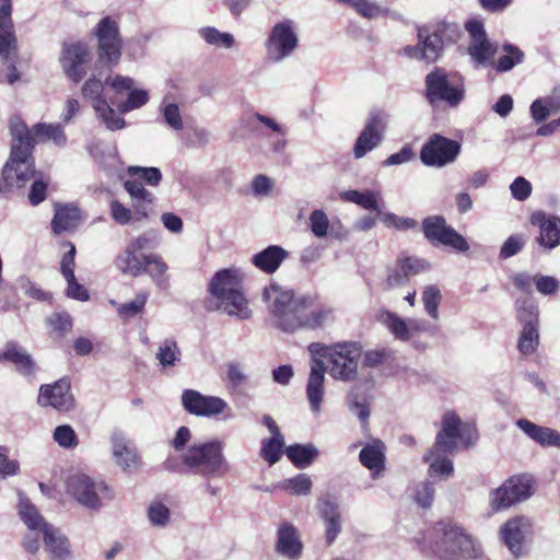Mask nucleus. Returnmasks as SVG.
Listing matches in <instances>:
<instances>
[{
    "instance_id": "1",
    "label": "nucleus",
    "mask_w": 560,
    "mask_h": 560,
    "mask_svg": "<svg viewBox=\"0 0 560 560\" xmlns=\"http://www.w3.org/2000/svg\"><path fill=\"white\" fill-rule=\"evenodd\" d=\"M262 300L268 303L277 327L284 332L320 327L330 314V311L323 308L308 311L312 305L311 298H295L292 290L283 289L277 283L264 289Z\"/></svg>"
},
{
    "instance_id": "2",
    "label": "nucleus",
    "mask_w": 560,
    "mask_h": 560,
    "mask_svg": "<svg viewBox=\"0 0 560 560\" xmlns=\"http://www.w3.org/2000/svg\"><path fill=\"white\" fill-rule=\"evenodd\" d=\"M458 440L469 446L476 440V429L464 424L455 413H445L434 447L423 456V462L430 464V477L441 476L446 479L453 474V463L445 455L456 452Z\"/></svg>"
},
{
    "instance_id": "3",
    "label": "nucleus",
    "mask_w": 560,
    "mask_h": 560,
    "mask_svg": "<svg viewBox=\"0 0 560 560\" xmlns=\"http://www.w3.org/2000/svg\"><path fill=\"white\" fill-rule=\"evenodd\" d=\"M12 145L10 158L3 166L2 177L7 186L22 187L34 176L32 158L33 130L30 131L24 121L15 117L10 122Z\"/></svg>"
},
{
    "instance_id": "4",
    "label": "nucleus",
    "mask_w": 560,
    "mask_h": 560,
    "mask_svg": "<svg viewBox=\"0 0 560 560\" xmlns=\"http://www.w3.org/2000/svg\"><path fill=\"white\" fill-rule=\"evenodd\" d=\"M430 549L441 560H462L479 556L472 537L451 521L434 524L430 533Z\"/></svg>"
},
{
    "instance_id": "5",
    "label": "nucleus",
    "mask_w": 560,
    "mask_h": 560,
    "mask_svg": "<svg viewBox=\"0 0 560 560\" xmlns=\"http://www.w3.org/2000/svg\"><path fill=\"white\" fill-rule=\"evenodd\" d=\"M19 513L23 522L32 530L40 528L43 530L45 550L52 560H68L70 557V545L68 538L61 532L48 523L39 515L36 508L22 498L19 504Z\"/></svg>"
},
{
    "instance_id": "6",
    "label": "nucleus",
    "mask_w": 560,
    "mask_h": 560,
    "mask_svg": "<svg viewBox=\"0 0 560 560\" xmlns=\"http://www.w3.org/2000/svg\"><path fill=\"white\" fill-rule=\"evenodd\" d=\"M362 347L358 342H340L325 349L326 371L337 381L350 382L357 377Z\"/></svg>"
},
{
    "instance_id": "7",
    "label": "nucleus",
    "mask_w": 560,
    "mask_h": 560,
    "mask_svg": "<svg viewBox=\"0 0 560 560\" xmlns=\"http://www.w3.org/2000/svg\"><path fill=\"white\" fill-rule=\"evenodd\" d=\"M425 96L431 104L442 101L450 106H457L464 98L462 78L435 68L425 77Z\"/></svg>"
},
{
    "instance_id": "8",
    "label": "nucleus",
    "mask_w": 560,
    "mask_h": 560,
    "mask_svg": "<svg viewBox=\"0 0 560 560\" xmlns=\"http://www.w3.org/2000/svg\"><path fill=\"white\" fill-rule=\"evenodd\" d=\"M418 36L421 40L420 46H407L405 54L409 57L421 58L428 62H434L439 59L443 49L444 38L448 42H455L458 37V27L455 24H443L432 34L424 27L419 28Z\"/></svg>"
},
{
    "instance_id": "9",
    "label": "nucleus",
    "mask_w": 560,
    "mask_h": 560,
    "mask_svg": "<svg viewBox=\"0 0 560 560\" xmlns=\"http://www.w3.org/2000/svg\"><path fill=\"white\" fill-rule=\"evenodd\" d=\"M97 38L98 62L105 66H116L121 56V39L116 21L103 18L94 30Z\"/></svg>"
},
{
    "instance_id": "10",
    "label": "nucleus",
    "mask_w": 560,
    "mask_h": 560,
    "mask_svg": "<svg viewBox=\"0 0 560 560\" xmlns=\"http://www.w3.org/2000/svg\"><path fill=\"white\" fill-rule=\"evenodd\" d=\"M424 237L433 245H444L457 252L465 253L469 245L465 237L446 224L442 215L428 217L422 221Z\"/></svg>"
},
{
    "instance_id": "11",
    "label": "nucleus",
    "mask_w": 560,
    "mask_h": 560,
    "mask_svg": "<svg viewBox=\"0 0 560 560\" xmlns=\"http://www.w3.org/2000/svg\"><path fill=\"white\" fill-rule=\"evenodd\" d=\"M533 494V480L527 476H513L491 493V508L501 511L527 500Z\"/></svg>"
},
{
    "instance_id": "12",
    "label": "nucleus",
    "mask_w": 560,
    "mask_h": 560,
    "mask_svg": "<svg viewBox=\"0 0 560 560\" xmlns=\"http://www.w3.org/2000/svg\"><path fill=\"white\" fill-rule=\"evenodd\" d=\"M66 486L71 497L90 509H97L101 505V495L109 497L108 488L103 481L96 482L84 474L71 475Z\"/></svg>"
},
{
    "instance_id": "13",
    "label": "nucleus",
    "mask_w": 560,
    "mask_h": 560,
    "mask_svg": "<svg viewBox=\"0 0 560 560\" xmlns=\"http://www.w3.org/2000/svg\"><path fill=\"white\" fill-rule=\"evenodd\" d=\"M298 43V35L291 20L277 23L266 42L268 59L275 62L283 60L295 50Z\"/></svg>"
},
{
    "instance_id": "14",
    "label": "nucleus",
    "mask_w": 560,
    "mask_h": 560,
    "mask_svg": "<svg viewBox=\"0 0 560 560\" xmlns=\"http://www.w3.org/2000/svg\"><path fill=\"white\" fill-rule=\"evenodd\" d=\"M460 145L457 141L440 135H433L423 145L420 158L428 166L442 167L455 161L459 154Z\"/></svg>"
},
{
    "instance_id": "15",
    "label": "nucleus",
    "mask_w": 560,
    "mask_h": 560,
    "mask_svg": "<svg viewBox=\"0 0 560 560\" xmlns=\"http://www.w3.org/2000/svg\"><path fill=\"white\" fill-rule=\"evenodd\" d=\"M91 60V52L86 44L66 43L63 44L60 63L66 75L73 82H80L86 74V65Z\"/></svg>"
},
{
    "instance_id": "16",
    "label": "nucleus",
    "mask_w": 560,
    "mask_h": 560,
    "mask_svg": "<svg viewBox=\"0 0 560 560\" xmlns=\"http://www.w3.org/2000/svg\"><path fill=\"white\" fill-rule=\"evenodd\" d=\"M466 30L470 35L468 54L472 61L478 66L493 65L498 46L488 39L483 24L479 21H469Z\"/></svg>"
},
{
    "instance_id": "17",
    "label": "nucleus",
    "mask_w": 560,
    "mask_h": 560,
    "mask_svg": "<svg viewBox=\"0 0 560 560\" xmlns=\"http://www.w3.org/2000/svg\"><path fill=\"white\" fill-rule=\"evenodd\" d=\"M42 407H52L60 412H68L74 408V397L68 378H60L54 384L42 385L37 398Z\"/></svg>"
},
{
    "instance_id": "18",
    "label": "nucleus",
    "mask_w": 560,
    "mask_h": 560,
    "mask_svg": "<svg viewBox=\"0 0 560 560\" xmlns=\"http://www.w3.org/2000/svg\"><path fill=\"white\" fill-rule=\"evenodd\" d=\"M385 114L382 112H372L353 148V153L357 159L363 158L369 151L373 150L381 143L382 133L385 130Z\"/></svg>"
},
{
    "instance_id": "19",
    "label": "nucleus",
    "mask_w": 560,
    "mask_h": 560,
    "mask_svg": "<svg viewBox=\"0 0 560 560\" xmlns=\"http://www.w3.org/2000/svg\"><path fill=\"white\" fill-rule=\"evenodd\" d=\"M530 533L532 523L525 516H516L509 520L500 530L502 540L516 558L525 553L524 542Z\"/></svg>"
},
{
    "instance_id": "20",
    "label": "nucleus",
    "mask_w": 560,
    "mask_h": 560,
    "mask_svg": "<svg viewBox=\"0 0 560 560\" xmlns=\"http://www.w3.org/2000/svg\"><path fill=\"white\" fill-rule=\"evenodd\" d=\"M326 365L319 359H312L306 383V398L311 410L319 413L325 396Z\"/></svg>"
},
{
    "instance_id": "21",
    "label": "nucleus",
    "mask_w": 560,
    "mask_h": 560,
    "mask_svg": "<svg viewBox=\"0 0 560 560\" xmlns=\"http://www.w3.org/2000/svg\"><path fill=\"white\" fill-rule=\"evenodd\" d=\"M110 442L115 463L124 471H133L140 467L141 460L137 448L121 431L113 432Z\"/></svg>"
},
{
    "instance_id": "22",
    "label": "nucleus",
    "mask_w": 560,
    "mask_h": 560,
    "mask_svg": "<svg viewBox=\"0 0 560 560\" xmlns=\"http://www.w3.org/2000/svg\"><path fill=\"white\" fill-rule=\"evenodd\" d=\"M530 222L539 226L537 243L545 249H553L560 245V218L537 211L532 214Z\"/></svg>"
},
{
    "instance_id": "23",
    "label": "nucleus",
    "mask_w": 560,
    "mask_h": 560,
    "mask_svg": "<svg viewBox=\"0 0 560 560\" xmlns=\"http://www.w3.org/2000/svg\"><path fill=\"white\" fill-rule=\"evenodd\" d=\"M318 513L325 525L326 541L330 545L342 528L339 504L330 498H323L318 503Z\"/></svg>"
},
{
    "instance_id": "24",
    "label": "nucleus",
    "mask_w": 560,
    "mask_h": 560,
    "mask_svg": "<svg viewBox=\"0 0 560 560\" xmlns=\"http://www.w3.org/2000/svg\"><path fill=\"white\" fill-rule=\"evenodd\" d=\"M217 310L240 320L249 319L253 315L242 289L217 299Z\"/></svg>"
},
{
    "instance_id": "25",
    "label": "nucleus",
    "mask_w": 560,
    "mask_h": 560,
    "mask_svg": "<svg viewBox=\"0 0 560 560\" xmlns=\"http://www.w3.org/2000/svg\"><path fill=\"white\" fill-rule=\"evenodd\" d=\"M302 548L295 527L289 523L282 524L278 529L277 551L290 560H295L301 557Z\"/></svg>"
},
{
    "instance_id": "26",
    "label": "nucleus",
    "mask_w": 560,
    "mask_h": 560,
    "mask_svg": "<svg viewBox=\"0 0 560 560\" xmlns=\"http://www.w3.org/2000/svg\"><path fill=\"white\" fill-rule=\"evenodd\" d=\"M242 289V275L237 268H226L212 277V296L219 299L223 295Z\"/></svg>"
},
{
    "instance_id": "27",
    "label": "nucleus",
    "mask_w": 560,
    "mask_h": 560,
    "mask_svg": "<svg viewBox=\"0 0 560 560\" xmlns=\"http://www.w3.org/2000/svg\"><path fill=\"white\" fill-rule=\"evenodd\" d=\"M288 252L278 245H270L255 254L250 261L259 270L271 275L278 270L282 261L288 257Z\"/></svg>"
},
{
    "instance_id": "28",
    "label": "nucleus",
    "mask_w": 560,
    "mask_h": 560,
    "mask_svg": "<svg viewBox=\"0 0 560 560\" xmlns=\"http://www.w3.org/2000/svg\"><path fill=\"white\" fill-rule=\"evenodd\" d=\"M516 425L541 446L560 447V433L555 429L538 425L527 419H520Z\"/></svg>"
},
{
    "instance_id": "29",
    "label": "nucleus",
    "mask_w": 560,
    "mask_h": 560,
    "mask_svg": "<svg viewBox=\"0 0 560 560\" xmlns=\"http://www.w3.org/2000/svg\"><path fill=\"white\" fill-rule=\"evenodd\" d=\"M182 460L191 471L206 474L210 468V443L191 445L182 455Z\"/></svg>"
},
{
    "instance_id": "30",
    "label": "nucleus",
    "mask_w": 560,
    "mask_h": 560,
    "mask_svg": "<svg viewBox=\"0 0 560 560\" xmlns=\"http://www.w3.org/2000/svg\"><path fill=\"white\" fill-rule=\"evenodd\" d=\"M124 186L132 199L136 211L144 218L148 217L154 201L153 194L145 189L142 182L138 179H127Z\"/></svg>"
},
{
    "instance_id": "31",
    "label": "nucleus",
    "mask_w": 560,
    "mask_h": 560,
    "mask_svg": "<svg viewBox=\"0 0 560 560\" xmlns=\"http://www.w3.org/2000/svg\"><path fill=\"white\" fill-rule=\"evenodd\" d=\"M147 257L148 255L131 249V247L127 245L125 250L117 256L116 266L121 272L137 277L144 273L147 270Z\"/></svg>"
},
{
    "instance_id": "32",
    "label": "nucleus",
    "mask_w": 560,
    "mask_h": 560,
    "mask_svg": "<svg viewBox=\"0 0 560 560\" xmlns=\"http://www.w3.org/2000/svg\"><path fill=\"white\" fill-rule=\"evenodd\" d=\"M8 361L15 365L16 371L24 376H33L36 371V362L32 355L16 342L7 343Z\"/></svg>"
},
{
    "instance_id": "33",
    "label": "nucleus",
    "mask_w": 560,
    "mask_h": 560,
    "mask_svg": "<svg viewBox=\"0 0 560 560\" xmlns=\"http://www.w3.org/2000/svg\"><path fill=\"white\" fill-rule=\"evenodd\" d=\"M9 11H0V55L4 60H10L16 49V38Z\"/></svg>"
},
{
    "instance_id": "34",
    "label": "nucleus",
    "mask_w": 560,
    "mask_h": 560,
    "mask_svg": "<svg viewBox=\"0 0 560 560\" xmlns=\"http://www.w3.org/2000/svg\"><path fill=\"white\" fill-rule=\"evenodd\" d=\"M360 462L363 466L373 471L374 477L384 469V444L376 441L371 445L364 446L359 455Z\"/></svg>"
},
{
    "instance_id": "35",
    "label": "nucleus",
    "mask_w": 560,
    "mask_h": 560,
    "mask_svg": "<svg viewBox=\"0 0 560 560\" xmlns=\"http://www.w3.org/2000/svg\"><path fill=\"white\" fill-rule=\"evenodd\" d=\"M184 409L198 417L210 416V397L201 395L194 389H185L182 394Z\"/></svg>"
},
{
    "instance_id": "36",
    "label": "nucleus",
    "mask_w": 560,
    "mask_h": 560,
    "mask_svg": "<svg viewBox=\"0 0 560 560\" xmlns=\"http://www.w3.org/2000/svg\"><path fill=\"white\" fill-rule=\"evenodd\" d=\"M376 318L390 330L396 339L402 341H408L410 339L408 319H404L389 311H380Z\"/></svg>"
},
{
    "instance_id": "37",
    "label": "nucleus",
    "mask_w": 560,
    "mask_h": 560,
    "mask_svg": "<svg viewBox=\"0 0 560 560\" xmlns=\"http://www.w3.org/2000/svg\"><path fill=\"white\" fill-rule=\"evenodd\" d=\"M285 453L289 459L294 464V466L300 469L308 467L318 455L317 448L312 444L290 445L287 448Z\"/></svg>"
},
{
    "instance_id": "38",
    "label": "nucleus",
    "mask_w": 560,
    "mask_h": 560,
    "mask_svg": "<svg viewBox=\"0 0 560 560\" xmlns=\"http://www.w3.org/2000/svg\"><path fill=\"white\" fill-rule=\"evenodd\" d=\"M147 270L144 272L149 273L151 278L154 280L155 284L165 290L168 288V278L165 276L167 271V265L163 261V259L155 254H150L147 257L145 264Z\"/></svg>"
},
{
    "instance_id": "39",
    "label": "nucleus",
    "mask_w": 560,
    "mask_h": 560,
    "mask_svg": "<svg viewBox=\"0 0 560 560\" xmlns=\"http://www.w3.org/2000/svg\"><path fill=\"white\" fill-rule=\"evenodd\" d=\"M33 133L38 141L51 140L58 147H63L67 143V137L59 124H37L33 127Z\"/></svg>"
},
{
    "instance_id": "40",
    "label": "nucleus",
    "mask_w": 560,
    "mask_h": 560,
    "mask_svg": "<svg viewBox=\"0 0 560 560\" xmlns=\"http://www.w3.org/2000/svg\"><path fill=\"white\" fill-rule=\"evenodd\" d=\"M78 219L79 214L77 208H58L51 221V229L54 233L59 234L74 228Z\"/></svg>"
},
{
    "instance_id": "41",
    "label": "nucleus",
    "mask_w": 560,
    "mask_h": 560,
    "mask_svg": "<svg viewBox=\"0 0 560 560\" xmlns=\"http://www.w3.org/2000/svg\"><path fill=\"white\" fill-rule=\"evenodd\" d=\"M180 350L173 339H165L160 343L156 359L162 368L175 366L180 361Z\"/></svg>"
},
{
    "instance_id": "42",
    "label": "nucleus",
    "mask_w": 560,
    "mask_h": 560,
    "mask_svg": "<svg viewBox=\"0 0 560 560\" xmlns=\"http://www.w3.org/2000/svg\"><path fill=\"white\" fill-rule=\"evenodd\" d=\"M517 318L523 325H538V306L532 296L517 299L515 302Z\"/></svg>"
},
{
    "instance_id": "43",
    "label": "nucleus",
    "mask_w": 560,
    "mask_h": 560,
    "mask_svg": "<svg viewBox=\"0 0 560 560\" xmlns=\"http://www.w3.org/2000/svg\"><path fill=\"white\" fill-rule=\"evenodd\" d=\"M539 343L538 325H524L521 331L517 349L521 353L529 355L535 352Z\"/></svg>"
},
{
    "instance_id": "44",
    "label": "nucleus",
    "mask_w": 560,
    "mask_h": 560,
    "mask_svg": "<svg viewBox=\"0 0 560 560\" xmlns=\"http://www.w3.org/2000/svg\"><path fill=\"white\" fill-rule=\"evenodd\" d=\"M94 110L97 117L105 124L110 130H119L125 126V120L118 116L115 110L108 105L107 101H98L95 104Z\"/></svg>"
},
{
    "instance_id": "45",
    "label": "nucleus",
    "mask_w": 560,
    "mask_h": 560,
    "mask_svg": "<svg viewBox=\"0 0 560 560\" xmlns=\"http://www.w3.org/2000/svg\"><path fill=\"white\" fill-rule=\"evenodd\" d=\"M278 487L293 495H307L312 489V480L306 474H299L293 478L284 479Z\"/></svg>"
},
{
    "instance_id": "46",
    "label": "nucleus",
    "mask_w": 560,
    "mask_h": 560,
    "mask_svg": "<svg viewBox=\"0 0 560 560\" xmlns=\"http://www.w3.org/2000/svg\"><path fill=\"white\" fill-rule=\"evenodd\" d=\"M283 446V436H272L271 439L264 440L260 455L272 466L280 459Z\"/></svg>"
},
{
    "instance_id": "47",
    "label": "nucleus",
    "mask_w": 560,
    "mask_h": 560,
    "mask_svg": "<svg viewBox=\"0 0 560 560\" xmlns=\"http://www.w3.org/2000/svg\"><path fill=\"white\" fill-rule=\"evenodd\" d=\"M503 50L506 54L498 59L495 63L497 71L506 72L523 61L524 55L517 47L506 44L503 46Z\"/></svg>"
},
{
    "instance_id": "48",
    "label": "nucleus",
    "mask_w": 560,
    "mask_h": 560,
    "mask_svg": "<svg viewBox=\"0 0 560 560\" xmlns=\"http://www.w3.org/2000/svg\"><path fill=\"white\" fill-rule=\"evenodd\" d=\"M341 197L343 200L357 203L366 210L380 212L376 197L372 191L360 192L358 190H347L341 194Z\"/></svg>"
},
{
    "instance_id": "49",
    "label": "nucleus",
    "mask_w": 560,
    "mask_h": 560,
    "mask_svg": "<svg viewBox=\"0 0 560 560\" xmlns=\"http://www.w3.org/2000/svg\"><path fill=\"white\" fill-rule=\"evenodd\" d=\"M148 300L147 293H139L135 300L120 304L117 308V313L120 318L122 319H129L135 317L136 315L140 314Z\"/></svg>"
},
{
    "instance_id": "50",
    "label": "nucleus",
    "mask_w": 560,
    "mask_h": 560,
    "mask_svg": "<svg viewBox=\"0 0 560 560\" xmlns=\"http://www.w3.org/2000/svg\"><path fill=\"white\" fill-rule=\"evenodd\" d=\"M422 302L427 313L434 319L439 318V304L441 291L435 285L427 287L422 293Z\"/></svg>"
},
{
    "instance_id": "51",
    "label": "nucleus",
    "mask_w": 560,
    "mask_h": 560,
    "mask_svg": "<svg viewBox=\"0 0 560 560\" xmlns=\"http://www.w3.org/2000/svg\"><path fill=\"white\" fill-rule=\"evenodd\" d=\"M130 176H136L138 180H143L148 185L158 186L162 180V173L158 167L130 166L128 168Z\"/></svg>"
},
{
    "instance_id": "52",
    "label": "nucleus",
    "mask_w": 560,
    "mask_h": 560,
    "mask_svg": "<svg viewBox=\"0 0 560 560\" xmlns=\"http://www.w3.org/2000/svg\"><path fill=\"white\" fill-rule=\"evenodd\" d=\"M339 3H347L353 7L357 12L368 19H373L382 13H384V10L378 7L376 3L371 2L369 0H336Z\"/></svg>"
},
{
    "instance_id": "53",
    "label": "nucleus",
    "mask_w": 560,
    "mask_h": 560,
    "mask_svg": "<svg viewBox=\"0 0 560 560\" xmlns=\"http://www.w3.org/2000/svg\"><path fill=\"white\" fill-rule=\"evenodd\" d=\"M104 84L100 79L95 77L86 80L82 86V95L84 98L90 100L92 102V106L94 107L98 101H106L103 97Z\"/></svg>"
},
{
    "instance_id": "54",
    "label": "nucleus",
    "mask_w": 560,
    "mask_h": 560,
    "mask_svg": "<svg viewBox=\"0 0 560 560\" xmlns=\"http://www.w3.org/2000/svg\"><path fill=\"white\" fill-rule=\"evenodd\" d=\"M54 439L63 448H73L78 445L77 434L68 424L58 425L54 431Z\"/></svg>"
},
{
    "instance_id": "55",
    "label": "nucleus",
    "mask_w": 560,
    "mask_h": 560,
    "mask_svg": "<svg viewBox=\"0 0 560 560\" xmlns=\"http://www.w3.org/2000/svg\"><path fill=\"white\" fill-rule=\"evenodd\" d=\"M149 101L148 92L144 90H131L126 102L118 105L121 113H128L132 109L145 105Z\"/></svg>"
},
{
    "instance_id": "56",
    "label": "nucleus",
    "mask_w": 560,
    "mask_h": 560,
    "mask_svg": "<svg viewBox=\"0 0 560 560\" xmlns=\"http://www.w3.org/2000/svg\"><path fill=\"white\" fill-rule=\"evenodd\" d=\"M170 509L161 502H153L148 508L149 521L154 526H165L170 520Z\"/></svg>"
},
{
    "instance_id": "57",
    "label": "nucleus",
    "mask_w": 560,
    "mask_h": 560,
    "mask_svg": "<svg viewBox=\"0 0 560 560\" xmlns=\"http://www.w3.org/2000/svg\"><path fill=\"white\" fill-rule=\"evenodd\" d=\"M435 489L431 481H424L420 483L415 492V501L423 509H428L432 505L434 500Z\"/></svg>"
},
{
    "instance_id": "58",
    "label": "nucleus",
    "mask_w": 560,
    "mask_h": 560,
    "mask_svg": "<svg viewBox=\"0 0 560 560\" xmlns=\"http://www.w3.org/2000/svg\"><path fill=\"white\" fill-rule=\"evenodd\" d=\"M310 226L316 237H325L329 226L326 213L322 210H314L310 215Z\"/></svg>"
},
{
    "instance_id": "59",
    "label": "nucleus",
    "mask_w": 560,
    "mask_h": 560,
    "mask_svg": "<svg viewBox=\"0 0 560 560\" xmlns=\"http://www.w3.org/2000/svg\"><path fill=\"white\" fill-rule=\"evenodd\" d=\"M161 112L163 114L165 122L172 129H174V130L183 129L184 125H183V119H182V116L179 113L178 105H176L174 103L165 104L163 102V104L161 105Z\"/></svg>"
},
{
    "instance_id": "60",
    "label": "nucleus",
    "mask_w": 560,
    "mask_h": 560,
    "mask_svg": "<svg viewBox=\"0 0 560 560\" xmlns=\"http://www.w3.org/2000/svg\"><path fill=\"white\" fill-rule=\"evenodd\" d=\"M526 243L522 234L511 235L502 245L500 249V258L508 259L520 253Z\"/></svg>"
},
{
    "instance_id": "61",
    "label": "nucleus",
    "mask_w": 560,
    "mask_h": 560,
    "mask_svg": "<svg viewBox=\"0 0 560 560\" xmlns=\"http://www.w3.org/2000/svg\"><path fill=\"white\" fill-rule=\"evenodd\" d=\"M382 220L387 226H393L399 231L412 230L418 225V222L415 219L398 217L394 213H384Z\"/></svg>"
},
{
    "instance_id": "62",
    "label": "nucleus",
    "mask_w": 560,
    "mask_h": 560,
    "mask_svg": "<svg viewBox=\"0 0 560 560\" xmlns=\"http://www.w3.org/2000/svg\"><path fill=\"white\" fill-rule=\"evenodd\" d=\"M400 271L407 273L408 277L418 275L429 268V264L417 257H407L398 261Z\"/></svg>"
},
{
    "instance_id": "63",
    "label": "nucleus",
    "mask_w": 560,
    "mask_h": 560,
    "mask_svg": "<svg viewBox=\"0 0 560 560\" xmlns=\"http://www.w3.org/2000/svg\"><path fill=\"white\" fill-rule=\"evenodd\" d=\"M47 324L56 331L65 334L72 327V319L68 313H55L47 318Z\"/></svg>"
},
{
    "instance_id": "64",
    "label": "nucleus",
    "mask_w": 560,
    "mask_h": 560,
    "mask_svg": "<svg viewBox=\"0 0 560 560\" xmlns=\"http://www.w3.org/2000/svg\"><path fill=\"white\" fill-rule=\"evenodd\" d=\"M512 196L520 201L526 200L532 194V184L524 177H516L510 186Z\"/></svg>"
}]
</instances>
